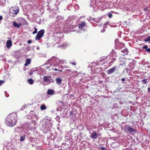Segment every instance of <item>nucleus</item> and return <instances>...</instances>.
<instances>
[{"mask_svg": "<svg viewBox=\"0 0 150 150\" xmlns=\"http://www.w3.org/2000/svg\"><path fill=\"white\" fill-rule=\"evenodd\" d=\"M17 117V115L16 113H10L6 117V120L10 126H13L16 124Z\"/></svg>", "mask_w": 150, "mask_h": 150, "instance_id": "obj_1", "label": "nucleus"}, {"mask_svg": "<svg viewBox=\"0 0 150 150\" xmlns=\"http://www.w3.org/2000/svg\"><path fill=\"white\" fill-rule=\"evenodd\" d=\"M124 131L126 132H129L130 133L133 132H136V131L134 129L130 127L129 125H126L124 126Z\"/></svg>", "mask_w": 150, "mask_h": 150, "instance_id": "obj_2", "label": "nucleus"}, {"mask_svg": "<svg viewBox=\"0 0 150 150\" xmlns=\"http://www.w3.org/2000/svg\"><path fill=\"white\" fill-rule=\"evenodd\" d=\"M43 79L44 82L47 83L48 84L53 82L54 80L52 79V77L50 76H45L43 78Z\"/></svg>", "mask_w": 150, "mask_h": 150, "instance_id": "obj_3", "label": "nucleus"}, {"mask_svg": "<svg viewBox=\"0 0 150 150\" xmlns=\"http://www.w3.org/2000/svg\"><path fill=\"white\" fill-rule=\"evenodd\" d=\"M45 33V30L43 29H42L39 31L35 37L36 40H39L41 39Z\"/></svg>", "mask_w": 150, "mask_h": 150, "instance_id": "obj_4", "label": "nucleus"}, {"mask_svg": "<svg viewBox=\"0 0 150 150\" xmlns=\"http://www.w3.org/2000/svg\"><path fill=\"white\" fill-rule=\"evenodd\" d=\"M19 12V9L18 8H13L10 11V13L12 14L16 15Z\"/></svg>", "mask_w": 150, "mask_h": 150, "instance_id": "obj_5", "label": "nucleus"}, {"mask_svg": "<svg viewBox=\"0 0 150 150\" xmlns=\"http://www.w3.org/2000/svg\"><path fill=\"white\" fill-rule=\"evenodd\" d=\"M116 68L117 67H114L108 70L107 71V74H110L113 73L116 70Z\"/></svg>", "mask_w": 150, "mask_h": 150, "instance_id": "obj_6", "label": "nucleus"}, {"mask_svg": "<svg viewBox=\"0 0 150 150\" xmlns=\"http://www.w3.org/2000/svg\"><path fill=\"white\" fill-rule=\"evenodd\" d=\"M13 25L14 27H16L18 28L20 27L22 25V24L21 23H17L15 21H13Z\"/></svg>", "mask_w": 150, "mask_h": 150, "instance_id": "obj_7", "label": "nucleus"}, {"mask_svg": "<svg viewBox=\"0 0 150 150\" xmlns=\"http://www.w3.org/2000/svg\"><path fill=\"white\" fill-rule=\"evenodd\" d=\"M6 46L7 48H9L12 45V41L11 40H8L6 43Z\"/></svg>", "mask_w": 150, "mask_h": 150, "instance_id": "obj_8", "label": "nucleus"}, {"mask_svg": "<svg viewBox=\"0 0 150 150\" xmlns=\"http://www.w3.org/2000/svg\"><path fill=\"white\" fill-rule=\"evenodd\" d=\"M86 23L85 22L83 21L81 23L79 24V28L80 29H81L84 27L86 25Z\"/></svg>", "mask_w": 150, "mask_h": 150, "instance_id": "obj_9", "label": "nucleus"}, {"mask_svg": "<svg viewBox=\"0 0 150 150\" xmlns=\"http://www.w3.org/2000/svg\"><path fill=\"white\" fill-rule=\"evenodd\" d=\"M47 93L49 95H53L54 94V92L53 89H49L47 91Z\"/></svg>", "mask_w": 150, "mask_h": 150, "instance_id": "obj_10", "label": "nucleus"}, {"mask_svg": "<svg viewBox=\"0 0 150 150\" xmlns=\"http://www.w3.org/2000/svg\"><path fill=\"white\" fill-rule=\"evenodd\" d=\"M56 83L57 84L60 85L62 83V79H61L59 78H57L56 79Z\"/></svg>", "mask_w": 150, "mask_h": 150, "instance_id": "obj_11", "label": "nucleus"}, {"mask_svg": "<svg viewBox=\"0 0 150 150\" xmlns=\"http://www.w3.org/2000/svg\"><path fill=\"white\" fill-rule=\"evenodd\" d=\"M98 134L96 132L94 133L91 136V138L95 139H96L98 137Z\"/></svg>", "mask_w": 150, "mask_h": 150, "instance_id": "obj_12", "label": "nucleus"}, {"mask_svg": "<svg viewBox=\"0 0 150 150\" xmlns=\"http://www.w3.org/2000/svg\"><path fill=\"white\" fill-rule=\"evenodd\" d=\"M31 62V60L30 59H27L26 61V62L24 64L25 66H27L28 64H30Z\"/></svg>", "mask_w": 150, "mask_h": 150, "instance_id": "obj_13", "label": "nucleus"}, {"mask_svg": "<svg viewBox=\"0 0 150 150\" xmlns=\"http://www.w3.org/2000/svg\"><path fill=\"white\" fill-rule=\"evenodd\" d=\"M40 109L42 110H44L46 109L47 108L45 104H42L40 106Z\"/></svg>", "mask_w": 150, "mask_h": 150, "instance_id": "obj_14", "label": "nucleus"}, {"mask_svg": "<svg viewBox=\"0 0 150 150\" xmlns=\"http://www.w3.org/2000/svg\"><path fill=\"white\" fill-rule=\"evenodd\" d=\"M147 81H149V80L147 79H144L141 81L142 83L143 84H145L147 83Z\"/></svg>", "mask_w": 150, "mask_h": 150, "instance_id": "obj_15", "label": "nucleus"}, {"mask_svg": "<svg viewBox=\"0 0 150 150\" xmlns=\"http://www.w3.org/2000/svg\"><path fill=\"white\" fill-rule=\"evenodd\" d=\"M28 82L30 84H32L34 83V81L32 79H28Z\"/></svg>", "mask_w": 150, "mask_h": 150, "instance_id": "obj_16", "label": "nucleus"}, {"mask_svg": "<svg viewBox=\"0 0 150 150\" xmlns=\"http://www.w3.org/2000/svg\"><path fill=\"white\" fill-rule=\"evenodd\" d=\"M56 60V58L55 57H53L52 58H51V62H56L55 60Z\"/></svg>", "mask_w": 150, "mask_h": 150, "instance_id": "obj_17", "label": "nucleus"}, {"mask_svg": "<svg viewBox=\"0 0 150 150\" xmlns=\"http://www.w3.org/2000/svg\"><path fill=\"white\" fill-rule=\"evenodd\" d=\"M121 52H124L125 53H124V54L125 55V54H127V49H125L124 50H121Z\"/></svg>", "mask_w": 150, "mask_h": 150, "instance_id": "obj_18", "label": "nucleus"}, {"mask_svg": "<svg viewBox=\"0 0 150 150\" xmlns=\"http://www.w3.org/2000/svg\"><path fill=\"white\" fill-rule=\"evenodd\" d=\"M25 138V136H21L20 139V141H23L24 140Z\"/></svg>", "mask_w": 150, "mask_h": 150, "instance_id": "obj_19", "label": "nucleus"}, {"mask_svg": "<svg viewBox=\"0 0 150 150\" xmlns=\"http://www.w3.org/2000/svg\"><path fill=\"white\" fill-rule=\"evenodd\" d=\"M145 42H147L150 41V36H149L148 38H146L144 40Z\"/></svg>", "mask_w": 150, "mask_h": 150, "instance_id": "obj_20", "label": "nucleus"}, {"mask_svg": "<svg viewBox=\"0 0 150 150\" xmlns=\"http://www.w3.org/2000/svg\"><path fill=\"white\" fill-rule=\"evenodd\" d=\"M35 30L33 32V34L36 33L37 32V29L36 27H34Z\"/></svg>", "mask_w": 150, "mask_h": 150, "instance_id": "obj_21", "label": "nucleus"}, {"mask_svg": "<svg viewBox=\"0 0 150 150\" xmlns=\"http://www.w3.org/2000/svg\"><path fill=\"white\" fill-rule=\"evenodd\" d=\"M4 82V81L2 80H0V86H1L3 83Z\"/></svg>", "mask_w": 150, "mask_h": 150, "instance_id": "obj_22", "label": "nucleus"}, {"mask_svg": "<svg viewBox=\"0 0 150 150\" xmlns=\"http://www.w3.org/2000/svg\"><path fill=\"white\" fill-rule=\"evenodd\" d=\"M70 64H72L73 65H76V61H74V62H70Z\"/></svg>", "mask_w": 150, "mask_h": 150, "instance_id": "obj_23", "label": "nucleus"}, {"mask_svg": "<svg viewBox=\"0 0 150 150\" xmlns=\"http://www.w3.org/2000/svg\"><path fill=\"white\" fill-rule=\"evenodd\" d=\"M143 49H145L146 50H147L148 49L147 46L146 45H145L144 47H143Z\"/></svg>", "mask_w": 150, "mask_h": 150, "instance_id": "obj_24", "label": "nucleus"}, {"mask_svg": "<svg viewBox=\"0 0 150 150\" xmlns=\"http://www.w3.org/2000/svg\"><path fill=\"white\" fill-rule=\"evenodd\" d=\"M108 16L110 18H111L112 17V14L111 13H110L108 14Z\"/></svg>", "mask_w": 150, "mask_h": 150, "instance_id": "obj_25", "label": "nucleus"}, {"mask_svg": "<svg viewBox=\"0 0 150 150\" xmlns=\"http://www.w3.org/2000/svg\"><path fill=\"white\" fill-rule=\"evenodd\" d=\"M101 149V150H107L104 147H102Z\"/></svg>", "mask_w": 150, "mask_h": 150, "instance_id": "obj_26", "label": "nucleus"}, {"mask_svg": "<svg viewBox=\"0 0 150 150\" xmlns=\"http://www.w3.org/2000/svg\"><path fill=\"white\" fill-rule=\"evenodd\" d=\"M32 42L30 40H28L27 42V43L28 44H30Z\"/></svg>", "mask_w": 150, "mask_h": 150, "instance_id": "obj_27", "label": "nucleus"}, {"mask_svg": "<svg viewBox=\"0 0 150 150\" xmlns=\"http://www.w3.org/2000/svg\"><path fill=\"white\" fill-rule=\"evenodd\" d=\"M146 50L148 52H150V48L147 49V50Z\"/></svg>", "mask_w": 150, "mask_h": 150, "instance_id": "obj_28", "label": "nucleus"}, {"mask_svg": "<svg viewBox=\"0 0 150 150\" xmlns=\"http://www.w3.org/2000/svg\"><path fill=\"white\" fill-rule=\"evenodd\" d=\"M3 19V17L2 16H0V21L1 20Z\"/></svg>", "mask_w": 150, "mask_h": 150, "instance_id": "obj_29", "label": "nucleus"}, {"mask_svg": "<svg viewBox=\"0 0 150 150\" xmlns=\"http://www.w3.org/2000/svg\"><path fill=\"white\" fill-rule=\"evenodd\" d=\"M148 91L149 92H150V87H149L148 88Z\"/></svg>", "mask_w": 150, "mask_h": 150, "instance_id": "obj_30", "label": "nucleus"}, {"mask_svg": "<svg viewBox=\"0 0 150 150\" xmlns=\"http://www.w3.org/2000/svg\"><path fill=\"white\" fill-rule=\"evenodd\" d=\"M121 80L123 81H125V79H124V78H122L121 79Z\"/></svg>", "mask_w": 150, "mask_h": 150, "instance_id": "obj_31", "label": "nucleus"}, {"mask_svg": "<svg viewBox=\"0 0 150 150\" xmlns=\"http://www.w3.org/2000/svg\"><path fill=\"white\" fill-rule=\"evenodd\" d=\"M54 70L55 71H58V70L57 69V68H55L54 69Z\"/></svg>", "mask_w": 150, "mask_h": 150, "instance_id": "obj_32", "label": "nucleus"}, {"mask_svg": "<svg viewBox=\"0 0 150 150\" xmlns=\"http://www.w3.org/2000/svg\"><path fill=\"white\" fill-rule=\"evenodd\" d=\"M33 74V73H31V72H30V75H32V74Z\"/></svg>", "mask_w": 150, "mask_h": 150, "instance_id": "obj_33", "label": "nucleus"}, {"mask_svg": "<svg viewBox=\"0 0 150 150\" xmlns=\"http://www.w3.org/2000/svg\"><path fill=\"white\" fill-rule=\"evenodd\" d=\"M60 72H62V70H58Z\"/></svg>", "mask_w": 150, "mask_h": 150, "instance_id": "obj_34", "label": "nucleus"}, {"mask_svg": "<svg viewBox=\"0 0 150 150\" xmlns=\"http://www.w3.org/2000/svg\"><path fill=\"white\" fill-rule=\"evenodd\" d=\"M66 68H69V67H66Z\"/></svg>", "mask_w": 150, "mask_h": 150, "instance_id": "obj_35", "label": "nucleus"}, {"mask_svg": "<svg viewBox=\"0 0 150 150\" xmlns=\"http://www.w3.org/2000/svg\"><path fill=\"white\" fill-rule=\"evenodd\" d=\"M146 10H147V9H144V11H146Z\"/></svg>", "mask_w": 150, "mask_h": 150, "instance_id": "obj_36", "label": "nucleus"}]
</instances>
